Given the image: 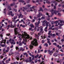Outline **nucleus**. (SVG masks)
<instances>
[{"label": "nucleus", "instance_id": "1", "mask_svg": "<svg viewBox=\"0 0 64 64\" xmlns=\"http://www.w3.org/2000/svg\"><path fill=\"white\" fill-rule=\"evenodd\" d=\"M18 35L17 36L19 38L20 40H22V38H20L22 36L21 38L23 39V41L22 42V43H24V45L26 44V41H27V39H32V37L29 36V35L27 34V33L26 32L24 31L22 33V35L21 34H18Z\"/></svg>", "mask_w": 64, "mask_h": 64}, {"label": "nucleus", "instance_id": "2", "mask_svg": "<svg viewBox=\"0 0 64 64\" xmlns=\"http://www.w3.org/2000/svg\"><path fill=\"white\" fill-rule=\"evenodd\" d=\"M31 44L30 46V49H32L31 48L33 47V45L35 46H37L38 45V43H37V40L36 39L34 38L33 41H32Z\"/></svg>", "mask_w": 64, "mask_h": 64}, {"label": "nucleus", "instance_id": "3", "mask_svg": "<svg viewBox=\"0 0 64 64\" xmlns=\"http://www.w3.org/2000/svg\"><path fill=\"white\" fill-rule=\"evenodd\" d=\"M51 12H52V14L50 16V17H52L53 16L54 14H55V15H56V14L55 12H56V10L54 11V10L53 9H52L51 11Z\"/></svg>", "mask_w": 64, "mask_h": 64}, {"label": "nucleus", "instance_id": "4", "mask_svg": "<svg viewBox=\"0 0 64 64\" xmlns=\"http://www.w3.org/2000/svg\"><path fill=\"white\" fill-rule=\"evenodd\" d=\"M43 28H42V27L40 26V28L38 27V29H37V31H39V30H40H40L41 31H42V33L43 32Z\"/></svg>", "mask_w": 64, "mask_h": 64}, {"label": "nucleus", "instance_id": "5", "mask_svg": "<svg viewBox=\"0 0 64 64\" xmlns=\"http://www.w3.org/2000/svg\"><path fill=\"white\" fill-rule=\"evenodd\" d=\"M42 25L43 26H45L47 22L46 20H44L42 21Z\"/></svg>", "mask_w": 64, "mask_h": 64}, {"label": "nucleus", "instance_id": "6", "mask_svg": "<svg viewBox=\"0 0 64 64\" xmlns=\"http://www.w3.org/2000/svg\"><path fill=\"white\" fill-rule=\"evenodd\" d=\"M40 21H39L38 22V23L37 24V22H36L35 24V25L36 26H35V29H36V27H38L39 26V24H40Z\"/></svg>", "mask_w": 64, "mask_h": 64}, {"label": "nucleus", "instance_id": "7", "mask_svg": "<svg viewBox=\"0 0 64 64\" xmlns=\"http://www.w3.org/2000/svg\"><path fill=\"white\" fill-rule=\"evenodd\" d=\"M14 30L15 34L16 35H17V34H18V30H18V28H15Z\"/></svg>", "mask_w": 64, "mask_h": 64}, {"label": "nucleus", "instance_id": "8", "mask_svg": "<svg viewBox=\"0 0 64 64\" xmlns=\"http://www.w3.org/2000/svg\"><path fill=\"white\" fill-rule=\"evenodd\" d=\"M35 6H33L32 7L30 8V9H32L30 10V11L32 12V11H33V10L34 12H36V11H37V10L34 9V8H35Z\"/></svg>", "mask_w": 64, "mask_h": 64}, {"label": "nucleus", "instance_id": "9", "mask_svg": "<svg viewBox=\"0 0 64 64\" xmlns=\"http://www.w3.org/2000/svg\"><path fill=\"white\" fill-rule=\"evenodd\" d=\"M48 54H50V55H51V54L53 53V52H54V51L53 50L50 51V50H48Z\"/></svg>", "mask_w": 64, "mask_h": 64}, {"label": "nucleus", "instance_id": "10", "mask_svg": "<svg viewBox=\"0 0 64 64\" xmlns=\"http://www.w3.org/2000/svg\"><path fill=\"white\" fill-rule=\"evenodd\" d=\"M63 22V20H58V21H56L55 22V23L57 24L58 23H62Z\"/></svg>", "mask_w": 64, "mask_h": 64}, {"label": "nucleus", "instance_id": "11", "mask_svg": "<svg viewBox=\"0 0 64 64\" xmlns=\"http://www.w3.org/2000/svg\"><path fill=\"white\" fill-rule=\"evenodd\" d=\"M40 35V34L39 33H38V34H35V37L36 38H37L38 39H39L38 38H39Z\"/></svg>", "mask_w": 64, "mask_h": 64}, {"label": "nucleus", "instance_id": "12", "mask_svg": "<svg viewBox=\"0 0 64 64\" xmlns=\"http://www.w3.org/2000/svg\"><path fill=\"white\" fill-rule=\"evenodd\" d=\"M6 41V40H2L0 42V45L3 44V43H5Z\"/></svg>", "mask_w": 64, "mask_h": 64}, {"label": "nucleus", "instance_id": "13", "mask_svg": "<svg viewBox=\"0 0 64 64\" xmlns=\"http://www.w3.org/2000/svg\"><path fill=\"white\" fill-rule=\"evenodd\" d=\"M17 15L18 16V18H21L20 17H21V18H23V16L21 14H20V16H19V14H17Z\"/></svg>", "mask_w": 64, "mask_h": 64}, {"label": "nucleus", "instance_id": "14", "mask_svg": "<svg viewBox=\"0 0 64 64\" xmlns=\"http://www.w3.org/2000/svg\"><path fill=\"white\" fill-rule=\"evenodd\" d=\"M22 54H21L20 56V60H23V61H24V58H22Z\"/></svg>", "mask_w": 64, "mask_h": 64}, {"label": "nucleus", "instance_id": "15", "mask_svg": "<svg viewBox=\"0 0 64 64\" xmlns=\"http://www.w3.org/2000/svg\"><path fill=\"white\" fill-rule=\"evenodd\" d=\"M30 63H34V62L32 61V60H30L28 61Z\"/></svg>", "mask_w": 64, "mask_h": 64}, {"label": "nucleus", "instance_id": "16", "mask_svg": "<svg viewBox=\"0 0 64 64\" xmlns=\"http://www.w3.org/2000/svg\"><path fill=\"white\" fill-rule=\"evenodd\" d=\"M56 12L55 13H56V14H57V13H58V15L59 16H61V13H58V12L56 11Z\"/></svg>", "mask_w": 64, "mask_h": 64}, {"label": "nucleus", "instance_id": "17", "mask_svg": "<svg viewBox=\"0 0 64 64\" xmlns=\"http://www.w3.org/2000/svg\"><path fill=\"white\" fill-rule=\"evenodd\" d=\"M0 46L2 47H7V46H6V45L5 44H4L3 45V44L0 45Z\"/></svg>", "mask_w": 64, "mask_h": 64}, {"label": "nucleus", "instance_id": "18", "mask_svg": "<svg viewBox=\"0 0 64 64\" xmlns=\"http://www.w3.org/2000/svg\"><path fill=\"white\" fill-rule=\"evenodd\" d=\"M50 16L49 15H48V17H47L46 18V19H47V20H50Z\"/></svg>", "mask_w": 64, "mask_h": 64}, {"label": "nucleus", "instance_id": "19", "mask_svg": "<svg viewBox=\"0 0 64 64\" xmlns=\"http://www.w3.org/2000/svg\"><path fill=\"white\" fill-rule=\"evenodd\" d=\"M30 27H31V28H33V27H34V26L33 24H30Z\"/></svg>", "mask_w": 64, "mask_h": 64}, {"label": "nucleus", "instance_id": "20", "mask_svg": "<svg viewBox=\"0 0 64 64\" xmlns=\"http://www.w3.org/2000/svg\"><path fill=\"white\" fill-rule=\"evenodd\" d=\"M44 16L42 17L41 18V19H42V20H44V19H45V17H46L44 15Z\"/></svg>", "mask_w": 64, "mask_h": 64}, {"label": "nucleus", "instance_id": "21", "mask_svg": "<svg viewBox=\"0 0 64 64\" xmlns=\"http://www.w3.org/2000/svg\"><path fill=\"white\" fill-rule=\"evenodd\" d=\"M38 11L40 12L41 11H42V12H43V10L42 9V8H40V10H38Z\"/></svg>", "mask_w": 64, "mask_h": 64}, {"label": "nucleus", "instance_id": "22", "mask_svg": "<svg viewBox=\"0 0 64 64\" xmlns=\"http://www.w3.org/2000/svg\"><path fill=\"white\" fill-rule=\"evenodd\" d=\"M19 46H21L22 45V43L20 41L19 42Z\"/></svg>", "mask_w": 64, "mask_h": 64}, {"label": "nucleus", "instance_id": "23", "mask_svg": "<svg viewBox=\"0 0 64 64\" xmlns=\"http://www.w3.org/2000/svg\"><path fill=\"white\" fill-rule=\"evenodd\" d=\"M12 54H13V53L12 52H9V56H11Z\"/></svg>", "mask_w": 64, "mask_h": 64}, {"label": "nucleus", "instance_id": "24", "mask_svg": "<svg viewBox=\"0 0 64 64\" xmlns=\"http://www.w3.org/2000/svg\"><path fill=\"white\" fill-rule=\"evenodd\" d=\"M11 43L12 44V45H13V44L14 45V44H16V43L15 41H14L13 42H11Z\"/></svg>", "mask_w": 64, "mask_h": 64}, {"label": "nucleus", "instance_id": "25", "mask_svg": "<svg viewBox=\"0 0 64 64\" xmlns=\"http://www.w3.org/2000/svg\"><path fill=\"white\" fill-rule=\"evenodd\" d=\"M22 9H24V10H27V9L26 8H24V7H23L22 8H20L21 10H22Z\"/></svg>", "mask_w": 64, "mask_h": 64}, {"label": "nucleus", "instance_id": "26", "mask_svg": "<svg viewBox=\"0 0 64 64\" xmlns=\"http://www.w3.org/2000/svg\"><path fill=\"white\" fill-rule=\"evenodd\" d=\"M39 63H40V64H45L44 63V61H42V62H40Z\"/></svg>", "mask_w": 64, "mask_h": 64}, {"label": "nucleus", "instance_id": "27", "mask_svg": "<svg viewBox=\"0 0 64 64\" xmlns=\"http://www.w3.org/2000/svg\"><path fill=\"white\" fill-rule=\"evenodd\" d=\"M49 24V22H48L46 24V27H48V24Z\"/></svg>", "mask_w": 64, "mask_h": 64}, {"label": "nucleus", "instance_id": "28", "mask_svg": "<svg viewBox=\"0 0 64 64\" xmlns=\"http://www.w3.org/2000/svg\"><path fill=\"white\" fill-rule=\"evenodd\" d=\"M17 16H14V20H16V19H17Z\"/></svg>", "mask_w": 64, "mask_h": 64}, {"label": "nucleus", "instance_id": "29", "mask_svg": "<svg viewBox=\"0 0 64 64\" xmlns=\"http://www.w3.org/2000/svg\"><path fill=\"white\" fill-rule=\"evenodd\" d=\"M16 58L17 60H19V56H16Z\"/></svg>", "mask_w": 64, "mask_h": 64}, {"label": "nucleus", "instance_id": "30", "mask_svg": "<svg viewBox=\"0 0 64 64\" xmlns=\"http://www.w3.org/2000/svg\"><path fill=\"white\" fill-rule=\"evenodd\" d=\"M41 38H42V39H44V38H47V37H46V36H45L44 37V36H43H43H41Z\"/></svg>", "mask_w": 64, "mask_h": 64}, {"label": "nucleus", "instance_id": "31", "mask_svg": "<svg viewBox=\"0 0 64 64\" xmlns=\"http://www.w3.org/2000/svg\"><path fill=\"white\" fill-rule=\"evenodd\" d=\"M12 14V11L10 12L9 13H8V15H11Z\"/></svg>", "mask_w": 64, "mask_h": 64}, {"label": "nucleus", "instance_id": "32", "mask_svg": "<svg viewBox=\"0 0 64 64\" xmlns=\"http://www.w3.org/2000/svg\"><path fill=\"white\" fill-rule=\"evenodd\" d=\"M22 47L20 48L19 49V51H21L22 50Z\"/></svg>", "mask_w": 64, "mask_h": 64}, {"label": "nucleus", "instance_id": "33", "mask_svg": "<svg viewBox=\"0 0 64 64\" xmlns=\"http://www.w3.org/2000/svg\"><path fill=\"white\" fill-rule=\"evenodd\" d=\"M54 56H55V57H56V56H57V54H56V53H54V55H53Z\"/></svg>", "mask_w": 64, "mask_h": 64}, {"label": "nucleus", "instance_id": "34", "mask_svg": "<svg viewBox=\"0 0 64 64\" xmlns=\"http://www.w3.org/2000/svg\"><path fill=\"white\" fill-rule=\"evenodd\" d=\"M38 14L40 15V16H43V15L42 14V13L41 12H39Z\"/></svg>", "mask_w": 64, "mask_h": 64}, {"label": "nucleus", "instance_id": "35", "mask_svg": "<svg viewBox=\"0 0 64 64\" xmlns=\"http://www.w3.org/2000/svg\"><path fill=\"white\" fill-rule=\"evenodd\" d=\"M6 10V8H5L4 10V13H5V14H6V11H5Z\"/></svg>", "mask_w": 64, "mask_h": 64}, {"label": "nucleus", "instance_id": "36", "mask_svg": "<svg viewBox=\"0 0 64 64\" xmlns=\"http://www.w3.org/2000/svg\"><path fill=\"white\" fill-rule=\"evenodd\" d=\"M57 32L58 34H60L61 33V31L60 30H58Z\"/></svg>", "mask_w": 64, "mask_h": 64}, {"label": "nucleus", "instance_id": "37", "mask_svg": "<svg viewBox=\"0 0 64 64\" xmlns=\"http://www.w3.org/2000/svg\"><path fill=\"white\" fill-rule=\"evenodd\" d=\"M10 27H11V28H14V26L13 25V24H11V26H10Z\"/></svg>", "mask_w": 64, "mask_h": 64}, {"label": "nucleus", "instance_id": "38", "mask_svg": "<svg viewBox=\"0 0 64 64\" xmlns=\"http://www.w3.org/2000/svg\"><path fill=\"white\" fill-rule=\"evenodd\" d=\"M26 24H27V25H30V22H27L26 23Z\"/></svg>", "mask_w": 64, "mask_h": 64}, {"label": "nucleus", "instance_id": "39", "mask_svg": "<svg viewBox=\"0 0 64 64\" xmlns=\"http://www.w3.org/2000/svg\"><path fill=\"white\" fill-rule=\"evenodd\" d=\"M31 6V5L30 4H28L26 6V7H30Z\"/></svg>", "mask_w": 64, "mask_h": 64}, {"label": "nucleus", "instance_id": "40", "mask_svg": "<svg viewBox=\"0 0 64 64\" xmlns=\"http://www.w3.org/2000/svg\"><path fill=\"white\" fill-rule=\"evenodd\" d=\"M44 46H46L47 47L48 46V45L47 44H44Z\"/></svg>", "mask_w": 64, "mask_h": 64}, {"label": "nucleus", "instance_id": "41", "mask_svg": "<svg viewBox=\"0 0 64 64\" xmlns=\"http://www.w3.org/2000/svg\"><path fill=\"white\" fill-rule=\"evenodd\" d=\"M49 33L48 34V35L50 34L51 33V31L50 30L48 32Z\"/></svg>", "mask_w": 64, "mask_h": 64}, {"label": "nucleus", "instance_id": "42", "mask_svg": "<svg viewBox=\"0 0 64 64\" xmlns=\"http://www.w3.org/2000/svg\"><path fill=\"white\" fill-rule=\"evenodd\" d=\"M41 17V16H40V14H39L38 15V16H37V17H38V18H39V17Z\"/></svg>", "mask_w": 64, "mask_h": 64}, {"label": "nucleus", "instance_id": "43", "mask_svg": "<svg viewBox=\"0 0 64 64\" xmlns=\"http://www.w3.org/2000/svg\"><path fill=\"white\" fill-rule=\"evenodd\" d=\"M16 49L17 50H18L19 49V48H18V47L17 46H16Z\"/></svg>", "mask_w": 64, "mask_h": 64}, {"label": "nucleus", "instance_id": "44", "mask_svg": "<svg viewBox=\"0 0 64 64\" xmlns=\"http://www.w3.org/2000/svg\"><path fill=\"white\" fill-rule=\"evenodd\" d=\"M6 63H9V61H8V60H7L6 61Z\"/></svg>", "mask_w": 64, "mask_h": 64}, {"label": "nucleus", "instance_id": "45", "mask_svg": "<svg viewBox=\"0 0 64 64\" xmlns=\"http://www.w3.org/2000/svg\"><path fill=\"white\" fill-rule=\"evenodd\" d=\"M2 63L3 64H6V63H4V61H2Z\"/></svg>", "mask_w": 64, "mask_h": 64}, {"label": "nucleus", "instance_id": "46", "mask_svg": "<svg viewBox=\"0 0 64 64\" xmlns=\"http://www.w3.org/2000/svg\"><path fill=\"white\" fill-rule=\"evenodd\" d=\"M10 15H11V16L12 17H13V16H14V14H13V13H12Z\"/></svg>", "mask_w": 64, "mask_h": 64}, {"label": "nucleus", "instance_id": "47", "mask_svg": "<svg viewBox=\"0 0 64 64\" xmlns=\"http://www.w3.org/2000/svg\"><path fill=\"white\" fill-rule=\"evenodd\" d=\"M3 58V56H0V58H1V59H2V58Z\"/></svg>", "mask_w": 64, "mask_h": 64}, {"label": "nucleus", "instance_id": "48", "mask_svg": "<svg viewBox=\"0 0 64 64\" xmlns=\"http://www.w3.org/2000/svg\"><path fill=\"white\" fill-rule=\"evenodd\" d=\"M54 24V22L53 21H52L51 22V24L52 25H53Z\"/></svg>", "mask_w": 64, "mask_h": 64}, {"label": "nucleus", "instance_id": "49", "mask_svg": "<svg viewBox=\"0 0 64 64\" xmlns=\"http://www.w3.org/2000/svg\"><path fill=\"white\" fill-rule=\"evenodd\" d=\"M53 45H54L55 46H57V44L56 43H54L53 44Z\"/></svg>", "mask_w": 64, "mask_h": 64}, {"label": "nucleus", "instance_id": "50", "mask_svg": "<svg viewBox=\"0 0 64 64\" xmlns=\"http://www.w3.org/2000/svg\"><path fill=\"white\" fill-rule=\"evenodd\" d=\"M14 10L15 11V12H17V10L15 9H14Z\"/></svg>", "mask_w": 64, "mask_h": 64}, {"label": "nucleus", "instance_id": "51", "mask_svg": "<svg viewBox=\"0 0 64 64\" xmlns=\"http://www.w3.org/2000/svg\"><path fill=\"white\" fill-rule=\"evenodd\" d=\"M63 24H60V26H63Z\"/></svg>", "mask_w": 64, "mask_h": 64}, {"label": "nucleus", "instance_id": "52", "mask_svg": "<svg viewBox=\"0 0 64 64\" xmlns=\"http://www.w3.org/2000/svg\"><path fill=\"white\" fill-rule=\"evenodd\" d=\"M20 44V43H19V42H16V44Z\"/></svg>", "mask_w": 64, "mask_h": 64}, {"label": "nucleus", "instance_id": "53", "mask_svg": "<svg viewBox=\"0 0 64 64\" xmlns=\"http://www.w3.org/2000/svg\"><path fill=\"white\" fill-rule=\"evenodd\" d=\"M14 23H17V21L16 20H14Z\"/></svg>", "mask_w": 64, "mask_h": 64}, {"label": "nucleus", "instance_id": "54", "mask_svg": "<svg viewBox=\"0 0 64 64\" xmlns=\"http://www.w3.org/2000/svg\"><path fill=\"white\" fill-rule=\"evenodd\" d=\"M61 41H62V42H64V39H62L61 40Z\"/></svg>", "mask_w": 64, "mask_h": 64}, {"label": "nucleus", "instance_id": "55", "mask_svg": "<svg viewBox=\"0 0 64 64\" xmlns=\"http://www.w3.org/2000/svg\"><path fill=\"white\" fill-rule=\"evenodd\" d=\"M7 42H6V44H8V43H9V42H8V41H9V40H7Z\"/></svg>", "mask_w": 64, "mask_h": 64}, {"label": "nucleus", "instance_id": "56", "mask_svg": "<svg viewBox=\"0 0 64 64\" xmlns=\"http://www.w3.org/2000/svg\"><path fill=\"white\" fill-rule=\"evenodd\" d=\"M7 50L9 51V48L8 47H7Z\"/></svg>", "mask_w": 64, "mask_h": 64}, {"label": "nucleus", "instance_id": "57", "mask_svg": "<svg viewBox=\"0 0 64 64\" xmlns=\"http://www.w3.org/2000/svg\"><path fill=\"white\" fill-rule=\"evenodd\" d=\"M24 22V20H21V22H22V23Z\"/></svg>", "mask_w": 64, "mask_h": 64}, {"label": "nucleus", "instance_id": "58", "mask_svg": "<svg viewBox=\"0 0 64 64\" xmlns=\"http://www.w3.org/2000/svg\"><path fill=\"white\" fill-rule=\"evenodd\" d=\"M0 37L1 38H2V37H3V35H2V34H1L0 35Z\"/></svg>", "mask_w": 64, "mask_h": 64}, {"label": "nucleus", "instance_id": "59", "mask_svg": "<svg viewBox=\"0 0 64 64\" xmlns=\"http://www.w3.org/2000/svg\"><path fill=\"white\" fill-rule=\"evenodd\" d=\"M13 47V45H12L10 47V48H12Z\"/></svg>", "mask_w": 64, "mask_h": 64}, {"label": "nucleus", "instance_id": "60", "mask_svg": "<svg viewBox=\"0 0 64 64\" xmlns=\"http://www.w3.org/2000/svg\"><path fill=\"white\" fill-rule=\"evenodd\" d=\"M22 27H23V28H24V27H25V25H23L22 26Z\"/></svg>", "mask_w": 64, "mask_h": 64}, {"label": "nucleus", "instance_id": "61", "mask_svg": "<svg viewBox=\"0 0 64 64\" xmlns=\"http://www.w3.org/2000/svg\"><path fill=\"white\" fill-rule=\"evenodd\" d=\"M8 51H9V50H6V52H8Z\"/></svg>", "mask_w": 64, "mask_h": 64}, {"label": "nucleus", "instance_id": "62", "mask_svg": "<svg viewBox=\"0 0 64 64\" xmlns=\"http://www.w3.org/2000/svg\"><path fill=\"white\" fill-rule=\"evenodd\" d=\"M30 34L31 35H33V34H34V33L33 32H30Z\"/></svg>", "mask_w": 64, "mask_h": 64}, {"label": "nucleus", "instance_id": "63", "mask_svg": "<svg viewBox=\"0 0 64 64\" xmlns=\"http://www.w3.org/2000/svg\"><path fill=\"white\" fill-rule=\"evenodd\" d=\"M16 26V24H14V27H15V26Z\"/></svg>", "mask_w": 64, "mask_h": 64}, {"label": "nucleus", "instance_id": "64", "mask_svg": "<svg viewBox=\"0 0 64 64\" xmlns=\"http://www.w3.org/2000/svg\"><path fill=\"white\" fill-rule=\"evenodd\" d=\"M56 9V6H54V9Z\"/></svg>", "mask_w": 64, "mask_h": 64}]
</instances>
